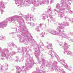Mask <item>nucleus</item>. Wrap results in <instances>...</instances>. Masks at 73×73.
I'll return each mask as SVG.
<instances>
[{
    "label": "nucleus",
    "instance_id": "nucleus-1",
    "mask_svg": "<svg viewBox=\"0 0 73 73\" xmlns=\"http://www.w3.org/2000/svg\"><path fill=\"white\" fill-rule=\"evenodd\" d=\"M11 20H12V19H11Z\"/></svg>",
    "mask_w": 73,
    "mask_h": 73
}]
</instances>
